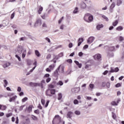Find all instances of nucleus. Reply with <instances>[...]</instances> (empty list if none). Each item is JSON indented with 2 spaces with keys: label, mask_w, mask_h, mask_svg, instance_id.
<instances>
[{
  "label": "nucleus",
  "mask_w": 124,
  "mask_h": 124,
  "mask_svg": "<svg viewBox=\"0 0 124 124\" xmlns=\"http://www.w3.org/2000/svg\"><path fill=\"white\" fill-rule=\"evenodd\" d=\"M45 80L43 79L41 81V83L31 82L29 83V85L31 87H41V89H43V88H44L43 84H45Z\"/></svg>",
  "instance_id": "f257e3e1"
},
{
  "label": "nucleus",
  "mask_w": 124,
  "mask_h": 124,
  "mask_svg": "<svg viewBox=\"0 0 124 124\" xmlns=\"http://www.w3.org/2000/svg\"><path fill=\"white\" fill-rule=\"evenodd\" d=\"M61 123H62V117L59 115H55L52 121V124H60Z\"/></svg>",
  "instance_id": "f03ea898"
},
{
  "label": "nucleus",
  "mask_w": 124,
  "mask_h": 124,
  "mask_svg": "<svg viewBox=\"0 0 124 124\" xmlns=\"http://www.w3.org/2000/svg\"><path fill=\"white\" fill-rule=\"evenodd\" d=\"M24 47L22 46H19L17 47V51L16 52V54L17 55H21L22 54L23 51H24Z\"/></svg>",
  "instance_id": "7ed1b4c3"
},
{
  "label": "nucleus",
  "mask_w": 124,
  "mask_h": 124,
  "mask_svg": "<svg viewBox=\"0 0 124 124\" xmlns=\"http://www.w3.org/2000/svg\"><path fill=\"white\" fill-rule=\"evenodd\" d=\"M60 68H61V65L54 71V74H53L54 77H58V76H59V71H60Z\"/></svg>",
  "instance_id": "20e7f679"
},
{
  "label": "nucleus",
  "mask_w": 124,
  "mask_h": 124,
  "mask_svg": "<svg viewBox=\"0 0 124 124\" xmlns=\"http://www.w3.org/2000/svg\"><path fill=\"white\" fill-rule=\"evenodd\" d=\"M38 26H41V20L38 19L36 20L34 27H35V28H36L37 27H38Z\"/></svg>",
  "instance_id": "39448f33"
},
{
  "label": "nucleus",
  "mask_w": 124,
  "mask_h": 124,
  "mask_svg": "<svg viewBox=\"0 0 124 124\" xmlns=\"http://www.w3.org/2000/svg\"><path fill=\"white\" fill-rule=\"evenodd\" d=\"M93 40H94V37L91 36L88 39H87V43L88 44H92L93 42Z\"/></svg>",
  "instance_id": "423d86ee"
},
{
  "label": "nucleus",
  "mask_w": 124,
  "mask_h": 124,
  "mask_svg": "<svg viewBox=\"0 0 124 124\" xmlns=\"http://www.w3.org/2000/svg\"><path fill=\"white\" fill-rule=\"evenodd\" d=\"M72 93H78L80 92V87L75 88L72 89Z\"/></svg>",
  "instance_id": "0eeeda50"
},
{
  "label": "nucleus",
  "mask_w": 124,
  "mask_h": 124,
  "mask_svg": "<svg viewBox=\"0 0 124 124\" xmlns=\"http://www.w3.org/2000/svg\"><path fill=\"white\" fill-rule=\"evenodd\" d=\"M46 94L47 96H49L50 97L53 96V95L51 94V89H47L46 92Z\"/></svg>",
  "instance_id": "6e6552de"
},
{
  "label": "nucleus",
  "mask_w": 124,
  "mask_h": 124,
  "mask_svg": "<svg viewBox=\"0 0 124 124\" xmlns=\"http://www.w3.org/2000/svg\"><path fill=\"white\" fill-rule=\"evenodd\" d=\"M119 70H120V69H119L118 67H116L115 68L111 67L110 68V73H113V72H118Z\"/></svg>",
  "instance_id": "1a4fd4ad"
},
{
  "label": "nucleus",
  "mask_w": 124,
  "mask_h": 124,
  "mask_svg": "<svg viewBox=\"0 0 124 124\" xmlns=\"http://www.w3.org/2000/svg\"><path fill=\"white\" fill-rule=\"evenodd\" d=\"M16 98H17V95H15L12 97H10L9 101L10 102H14V101H15Z\"/></svg>",
  "instance_id": "9d476101"
},
{
  "label": "nucleus",
  "mask_w": 124,
  "mask_h": 124,
  "mask_svg": "<svg viewBox=\"0 0 124 124\" xmlns=\"http://www.w3.org/2000/svg\"><path fill=\"white\" fill-rule=\"evenodd\" d=\"M73 112L72 111H69L67 113V119H71L72 118V115H73Z\"/></svg>",
  "instance_id": "9b49d317"
},
{
  "label": "nucleus",
  "mask_w": 124,
  "mask_h": 124,
  "mask_svg": "<svg viewBox=\"0 0 124 124\" xmlns=\"http://www.w3.org/2000/svg\"><path fill=\"white\" fill-rule=\"evenodd\" d=\"M84 42V39L83 38H79L78 39V46H80L81 44H82V43Z\"/></svg>",
  "instance_id": "f8f14e48"
},
{
  "label": "nucleus",
  "mask_w": 124,
  "mask_h": 124,
  "mask_svg": "<svg viewBox=\"0 0 124 124\" xmlns=\"http://www.w3.org/2000/svg\"><path fill=\"white\" fill-rule=\"evenodd\" d=\"M80 7L82 9H85L87 7V4L84 2H82L80 3Z\"/></svg>",
  "instance_id": "ddd939ff"
},
{
  "label": "nucleus",
  "mask_w": 124,
  "mask_h": 124,
  "mask_svg": "<svg viewBox=\"0 0 124 124\" xmlns=\"http://www.w3.org/2000/svg\"><path fill=\"white\" fill-rule=\"evenodd\" d=\"M93 20V15H91L90 16H89V17H88V20L86 19V20L85 21L88 22V23H90L92 22Z\"/></svg>",
  "instance_id": "4468645a"
},
{
  "label": "nucleus",
  "mask_w": 124,
  "mask_h": 124,
  "mask_svg": "<svg viewBox=\"0 0 124 124\" xmlns=\"http://www.w3.org/2000/svg\"><path fill=\"white\" fill-rule=\"evenodd\" d=\"M26 36H28V38H32V36H31V33L28 31L24 32Z\"/></svg>",
  "instance_id": "2eb2a0df"
},
{
  "label": "nucleus",
  "mask_w": 124,
  "mask_h": 124,
  "mask_svg": "<svg viewBox=\"0 0 124 124\" xmlns=\"http://www.w3.org/2000/svg\"><path fill=\"white\" fill-rule=\"evenodd\" d=\"M94 59H96L97 60H100V59H101V55L98 54H96L94 55Z\"/></svg>",
  "instance_id": "dca6fc26"
},
{
  "label": "nucleus",
  "mask_w": 124,
  "mask_h": 124,
  "mask_svg": "<svg viewBox=\"0 0 124 124\" xmlns=\"http://www.w3.org/2000/svg\"><path fill=\"white\" fill-rule=\"evenodd\" d=\"M61 72L63 74H65V75H68V74H70V72H69L68 73V72H66L65 73H64V68H63V67H62Z\"/></svg>",
  "instance_id": "f3484780"
},
{
  "label": "nucleus",
  "mask_w": 124,
  "mask_h": 124,
  "mask_svg": "<svg viewBox=\"0 0 124 124\" xmlns=\"http://www.w3.org/2000/svg\"><path fill=\"white\" fill-rule=\"evenodd\" d=\"M75 63L78 65V66L79 67V68H81L82 67V63H79V62L77 61H74Z\"/></svg>",
  "instance_id": "a211bd4d"
},
{
  "label": "nucleus",
  "mask_w": 124,
  "mask_h": 124,
  "mask_svg": "<svg viewBox=\"0 0 124 124\" xmlns=\"http://www.w3.org/2000/svg\"><path fill=\"white\" fill-rule=\"evenodd\" d=\"M26 55H27V50L24 49L22 54V59H25V57H26Z\"/></svg>",
  "instance_id": "6ab92c4d"
},
{
  "label": "nucleus",
  "mask_w": 124,
  "mask_h": 124,
  "mask_svg": "<svg viewBox=\"0 0 124 124\" xmlns=\"http://www.w3.org/2000/svg\"><path fill=\"white\" fill-rule=\"evenodd\" d=\"M10 65V63L9 62H6L3 65V67H4V68H6V67H8Z\"/></svg>",
  "instance_id": "aec40b11"
},
{
  "label": "nucleus",
  "mask_w": 124,
  "mask_h": 124,
  "mask_svg": "<svg viewBox=\"0 0 124 124\" xmlns=\"http://www.w3.org/2000/svg\"><path fill=\"white\" fill-rule=\"evenodd\" d=\"M115 3L114 2H113L110 6L109 11L113 10V8H114V7H115Z\"/></svg>",
  "instance_id": "412c9836"
},
{
  "label": "nucleus",
  "mask_w": 124,
  "mask_h": 124,
  "mask_svg": "<svg viewBox=\"0 0 124 124\" xmlns=\"http://www.w3.org/2000/svg\"><path fill=\"white\" fill-rule=\"evenodd\" d=\"M91 15L90 13L86 14L84 17V19L85 21H87V19H88V17H90V16H91Z\"/></svg>",
  "instance_id": "4be33fe9"
},
{
  "label": "nucleus",
  "mask_w": 124,
  "mask_h": 124,
  "mask_svg": "<svg viewBox=\"0 0 124 124\" xmlns=\"http://www.w3.org/2000/svg\"><path fill=\"white\" fill-rule=\"evenodd\" d=\"M116 31H121L124 30V27L123 26H118L117 28H116Z\"/></svg>",
  "instance_id": "5701e85b"
},
{
  "label": "nucleus",
  "mask_w": 124,
  "mask_h": 124,
  "mask_svg": "<svg viewBox=\"0 0 124 124\" xmlns=\"http://www.w3.org/2000/svg\"><path fill=\"white\" fill-rule=\"evenodd\" d=\"M104 26L103 24H98V25L96 26V29L98 30V31H99L100 29L102 28H103Z\"/></svg>",
  "instance_id": "b1692460"
},
{
  "label": "nucleus",
  "mask_w": 124,
  "mask_h": 124,
  "mask_svg": "<svg viewBox=\"0 0 124 124\" xmlns=\"http://www.w3.org/2000/svg\"><path fill=\"white\" fill-rule=\"evenodd\" d=\"M28 111L29 113H31L32 111V105H30L28 108Z\"/></svg>",
  "instance_id": "393cba45"
},
{
  "label": "nucleus",
  "mask_w": 124,
  "mask_h": 124,
  "mask_svg": "<svg viewBox=\"0 0 124 124\" xmlns=\"http://www.w3.org/2000/svg\"><path fill=\"white\" fill-rule=\"evenodd\" d=\"M123 3V1L122 0H117V6H120L121 4Z\"/></svg>",
  "instance_id": "a878e982"
},
{
  "label": "nucleus",
  "mask_w": 124,
  "mask_h": 124,
  "mask_svg": "<svg viewBox=\"0 0 124 124\" xmlns=\"http://www.w3.org/2000/svg\"><path fill=\"white\" fill-rule=\"evenodd\" d=\"M107 56L109 58H112V57H114V53L112 52H108Z\"/></svg>",
  "instance_id": "bb28decb"
},
{
  "label": "nucleus",
  "mask_w": 124,
  "mask_h": 124,
  "mask_svg": "<svg viewBox=\"0 0 124 124\" xmlns=\"http://www.w3.org/2000/svg\"><path fill=\"white\" fill-rule=\"evenodd\" d=\"M109 51H111V52H114L116 51V49L115 48V46H112L109 47Z\"/></svg>",
  "instance_id": "cd10ccee"
},
{
  "label": "nucleus",
  "mask_w": 124,
  "mask_h": 124,
  "mask_svg": "<svg viewBox=\"0 0 124 124\" xmlns=\"http://www.w3.org/2000/svg\"><path fill=\"white\" fill-rule=\"evenodd\" d=\"M118 24H119V21H118V20H115V21L112 23V26L116 27Z\"/></svg>",
  "instance_id": "c85d7f7f"
},
{
  "label": "nucleus",
  "mask_w": 124,
  "mask_h": 124,
  "mask_svg": "<svg viewBox=\"0 0 124 124\" xmlns=\"http://www.w3.org/2000/svg\"><path fill=\"white\" fill-rule=\"evenodd\" d=\"M43 11V7L42 6H40V8L38 11V14H41V12Z\"/></svg>",
  "instance_id": "c756f323"
},
{
  "label": "nucleus",
  "mask_w": 124,
  "mask_h": 124,
  "mask_svg": "<svg viewBox=\"0 0 124 124\" xmlns=\"http://www.w3.org/2000/svg\"><path fill=\"white\" fill-rule=\"evenodd\" d=\"M35 54L36 56H37V57H40V53L39 52V51H38V50H35Z\"/></svg>",
  "instance_id": "7c9ffc66"
},
{
  "label": "nucleus",
  "mask_w": 124,
  "mask_h": 124,
  "mask_svg": "<svg viewBox=\"0 0 124 124\" xmlns=\"http://www.w3.org/2000/svg\"><path fill=\"white\" fill-rule=\"evenodd\" d=\"M62 93H59L58 100H61V99H62Z\"/></svg>",
  "instance_id": "2f4dec72"
},
{
  "label": "nucleus",
  "mask_w": 124,
  "mask_h": 124,
  "mask_svg": "<svg viewBox=\"0 0 124 124\" xmlns=\"http://www.w3.org/2000/svg\"><path fill=\"white\" fill-rule=\"evenodd\" d=\"M31 118L33 121H37L38 120L37 117L33 115L31 116Z\"/></svg>",
  "instance_id": "473e14b6"
},
{
  "label": "nucleus",
  "mask_w": 124,
  "mask_h": 124,
  "mask_svg": "<svg viewBox=\"0 0 124 124\" xmlns=\"http://www.w3.org/2000/svg\"><path fill=\"white\" fill-rule=\"evenodd\" d=\"M56 90L55 89H50V94H55Z\"/></svg>",
  "instance_id": "72a5a7b5"
},
{
  "label": "nucleus",
  "mask_w": 124,
  "mask_h": 124,
  "mask_svg": "<svg viewBox=\"0 0 124 124\" xmlns=\"http://www.w3.org/2000/svg\"><path fill=\"white\" fill-rule=\"evenodd\" d=\"M8 24H9V21H5V20L3 21V25L4 26H7V25H8Z\"/></svg>",
  "instance_id": "f704fd0d"
},
{
  "label": "nucleus",
  "mask_w": 124,
  "mask_h": 124,
  "mask_svg": "<svg viewBox=\"0 0 124 124\" xmlns=\"http://www.w3.org/2000/svg\"><path fill=\"white\" fill-rule=\"evenodd\" d=\"M57 85L58 86H62L63 85V82L62 80H60L57 83Z\"/></svg>",
  "instance_id": "c9c22d12"
},
{
  "label": "nucleus",
  "mask_w": 124,
  "mask_h": 124,
  "mask_svg": "<svg viewBox=\"0 0 124 124\" xmlns=\"http://www.w3.org/2000/svg\"><path fill=\"white\" fill-rule=\"evenodd\" d=\"M60 59V57H59V55H53V59L54 60H58Z\"/></svg>",
  "instance_id": "e433bc0d"
},
{
  "label": "nucleus",
  "mask_w": 124,
  "mask_h": 124,
  "mask_svg": "<svg viewBox=\"0 0 124 124\" xmlns=\"http://www.w3.org/2000/svg\"><path fill=\"white\" fill-rule=\"evenodd\" d=\"M27 64L28 65H31V60H27Z\"/></svg>",
  "instance_id": "4c0bfd02"
},
{
  "label": "nucleus",
  "mask_w": 124,
  "mask_h": 124,
  "mask_svg": "<svg viewBox=\"0 0 124 124\" xmlns=\"http://www.w3.org/2000/svg\"><path fill=\"white\" fill-rule=\"evenodd\" d=\"M74 104H75V105H77V104H79V101H78V100L77 99H75L74 100Z\"/></svg>",
  "instance_id": "58836bf2"
},
{
  "label": "nucleus",
  "mask_w": 124,
  "mask_h": 124,
  "mask_svg": "<svg viewBox=\"0 0 124 124\" xmlns=\"http://www.w3.org/2000/svg\"><path fill=\"white\" fill-rule=\"evenodd\" d=\"M75 114L78 116H79V115H81V112H80L79 110H76L75 111Z\"/></svg>",
  "instance_id": "ea45409f"
},
{
  "label": "nucleus",
  "mask_w": 124,
  "mask_h": 124,
  "mask_svg": "<svg viewBox=\"0 0 124 124\" xmlns=\"http://www.w3.org/2000/svg\"><path fill=\"white\" fill-rule=\"evenodd\" d=\"M102 17V18H103V19H105V20H106L107 22H108V21H109V19H108V17H107L106 16L103 15Z\"/></svg>",
  "instance_id": "a19ab883"
},
{
  "label": "nucleus",
  "mask_w": 124,
  "mask_h": 124,
  "mask_svg": "<svg viewBox=\"0 0 124 124\" xmlns=\"http://www.w3.org/2000/svg\"><path fill=\"white\" fill-rule=\"evenodd\" d=\"M73 13L74 14H76L77 13H78V7H76L75 9L73 11Z\"/></svg>",
  "instance_id": "79ce46f5"
},
{
  "label": "nucleus",
  "mask_w": 124,
  "mask_h": 124,
  "mask_svg": "<svg viewBox=\"0 0 124 124\" xmlns=\"http://www.w3.org/2000/svg\"><path fill=\"white\" fill-rule=\"evenodd\" d=\"M8 96V93H6L4 95L0 94V98H1V97H7Z\"/></svg>",
  "instance_id": "37998d69"
},
{
  "label": "nucleus",
  "mask_w": 124,
  "mask_h": 124,
  "mask_svg": "<svg viewBox=\"0 0 124 124\" xmlns=\"http://www.w3.org/2000/svg\"><path fill=\"white\" fill-rule=\"evenodd\" d=\"M42 27L45 28V29H47V28H48V26L46 23H44L42 25Z\"/></svg>",
  "instance_id": "c03bdc74"
},
{
  "label": "nucleus",
  "mask_w": 124,
  "mask_h": 124,
  "mask_svg": "<svg viewBox=\"0 0 124 124\" xmlns=\"http://www.w3.org/2000/svg\"><path fill=\"white\" fill-rule=\"evenodd\" d=\"M28 100V97H25L22 99V102H26Z\"/></svg>",
  "instance_id": "a18cd8bd"
},
{
  "label": "nucleus",
  "mask_w": 124,
  "mask_h": 124,
  "mask_svg": "<svg viewBox=\"0 0 124 124\" xmlns=\"http://www.w3.org/2000/svg\"><path fill=\"white\" fill-rule=\"evenodd\" d=\"M15 94L14 93H8V96H9V97L13 96V95H14Z\"/></svg>",
  "instance_id": "49530a36"
},
{
  "label": "nucleus",
  "mask_w": 124,
  "mask_h": 124,
  "mask_svg": "<svg viewBox=\"0 0 124 124\" xmlns=\"http://www.w3.org/2000/svg\"><path fill=\"white\" fill-rule=\"evenodd\" d=\"M49 77H50V74H46L44 76V78H49Z\"/></svg>",
  "instance_id": "de8ad7c7"
},
{
  "label": "nucleus",
  "mask_w": 124,
  "mask_h": 124,
  "mask_svg": "<svg viewBox=\"0 0 124 124\" xmlns=\"http://www.w3.org/2000/svg\"><path fill=\"white\" fill-rule=\"evenodd\" d=\"M16 58L18 59L19 62H21V57H20V56H18V54L16 55Z\"/></svg>",
  "instance_id": "09e8293b"
},
{
  "label": "nucleus",
  "mask_w": 124,
  "mask_h": 124,
  "mask_svg": "<svg viewBox=\"0 0 124 124\" xmlns=\"http://www.w3.org/2000/svg\"><path fill=\"white\" fill-rule=\"evenodd\" d=\"M112 115L113 119H114V120H116V114L114 112H112Z\"/></svg>",
  "instance_id": "8fccbe9b"
},
{
  "label": "nucleus",
  "mask_w": 124,
  "mask_h": 124,
  "mask_svg": "<svg viewBox=\"0 0 124 124\" xmlns=\"http://www.w3.org/2000/svg\"><path fill=\"white\" fill-rule=\"evenodd\" d=\"M34 112L35 113V114H37V115H39V109L35 110Z\"/></svg>",
  "instance_id": "3c124183"
},
{
  "label": "nucleus",
  "mask_w": 124,
  "mask_h": 124,
  "mask_svg": "<svg viewBox=\"0 0 124 124\" xmlns=\"http://www.w3.org/2000/svg\"><path fill=\"white\" fill-rule=\"evenodd\" d=\"M111 105H113V106H117V105H118V104H117L116 102L113 101L111 102Z\"/></svg>",
  "instance_id": "603ef678"
},
{
  "label": "nucleus",
  "mask_w": 124,
  "mask_h": 124,
  "mask_svg": "<svg viewBox=\"0 0 124 124\" xmlns=\"http://www.w3.org/2000/svg\"><path fill=\"white\" fill-rule=\"evenodd\" d=\"M58 57L59 58H62V57H63V52H61L59 54H58Z\"/></svg>",
  "instance_id": "864d4df0"
},
{
  "label": "nucleus",
  "mask_w": 124,
  "mask_h": 124,
  "mask_svg": "<svg viewBox=\"0 0 124 124\" xmlns=\"http://www.w3.org/2000/svg\"><path fill=\"white\" fill-rule=\"evenodd\" d=\"M121 86H122V85L120 83H118L117 84H116L115 85L116 88H120V87H121Z\"/></svg>",
  "instance_id": "5fc2aeb1"
},
{
  "label": "nucleus",
  "mask_w": 124,
  "mask_h": 124,
  "mask_svg": "<svg viewBox=\"0 0 124 124\" xmlns=\"http://www.w3.org/2000/svg\"><path fill=\"white\" fill-rule=\"evenodd\" d=\"M90 66H91V64L87 63L85 65V68H86V69H88Z\"/></svg>",
  "instance_id": "6e6d98bb"
},
{
  "label": "nucleus",
  "mask_w": 124,
  "mask_h": 124,
  "mask_svg": "<svg viewBox=\"0 0 124 124\" xmlns=\"http://www.w3.org/2000/svg\"><path fill=\"white\" fill-rule=\"evenodd\" d=\"M1 110H5L6 109V106L2 105L1 107Z\"/></svg>",
  "instance_id": "4d7b16f0"
},
{
  "label": "nucleus",
  "mask_w": 124,
  "mask_h": 124,
  "mask_svg": "<svg viewBox=\"0 0 124 124\" xmlns=\"http://www.w3.org/2000/svg\"><path fill=\"white\" fill-rule=\"evenodd\" d=\"M46 81V83H49L51 81V78H47Z\"/></svg>",
  "instance_id": "13d9d810"
},
{
  "label": "nucleus",
  "mask_w": 124,
  "mask_h": 124,
  "mask_svg": "<svg viewBox=\"0 0 124 124\" xmlns=\"http://www.w3.org/2000/svg\"><path fill=\"white\" fill-rule=\"evenodd\" d=\"M55 64H52V65H49V68H50V69H53V68L55 67Z\"/></svg>",
  "instance_id": "bf43d9fd"
},
{
  "label": "nucleus",
  "mask_w": 124,
  "mask_h": 124,
  "mask_svg": "<svg viewBox=\"0 0 124 124\" xmlns=\"http://www.w3.org/2000/svg\"><path fill=\"white\" fill-rule=\"evenodd\" d=\"M89 87L91 89H93V88H94V85L93 84H90L89 85Z\"/></svg>",
  "instance_id": "052dcab7"
},
{
  "label": "nucleus",
  "mask_w": 124,
  "mask_h": 124,
  "mask_svg": "<svg viewBox=\"0 0 124 124\" xmlns=\"http://www.w3.org/2000/svg\"><path fill=\"white\" fill-rule=\"evenodd\" d=\"M73 46V44H72V43H70L69 44V45H68L69 48H72Z\"/></svg>",
  "instance_id": "680f3d73"
},
{
  "label": "nucleus",
  "mask_w": 124,
  "mask_h": 124,
  "mask_svg": "<svg viewBox=\"0 0 124 124\" xmlns=\"http://www.w3.org/2000/svg\"><path fill=\"white\" fill-rule=\"evenodd\" d=\"M15 16V13H13V14H12L11 16V19H13V18H14Z\"/></svg>",
  "instance_id": "e2e57ef3"
},
{
  "label": "nucleus",
  "mask_w": 124,
  "mask_h": 124,
  "mask_svg": "<svg viewBox=\"0 0 124 124\" xmlns=\"http://www.w3.org/2000/svg\"><path fill=\"white\" fill-rule=\"evenodd\" d=\"M67 62H69V63H72V59H68L67 60Z\"/></svg>",
  "instance_id": "0e129e2a"
},
{
  "label": "nucleus",
  "mask_w": 124,
  "mask_h": 124,
  "mask_svg": "<svg viewBox=\"0 0 124 124\" xmlns=\"http://www.w3.org/2000/svg\"><path fill=\"white\" fill-rule=\"evenodd\" d=\"M124 40V37L122 36L119 37V41H123Z\"/></svg>",
  "instance_id": "69168bd1"
},
{
  "label": "nucleus",
  "mask_w": 124,
  "mask_h": 124,
  "mask_svg": "<svg viewBox=\"0 0 124 124\" xmlns=\"http://www.w3.org/2000/svg\"><path fill=\"white\" fill-rule=\"evenodd\" d=\"M84 54L82 52H80L78 53V56L79 57H82Z\"/></svg>",
  "instance_id": "338daca9"
},
{
  "label": "nucleus",
  "mask_w": 124,
  "mask_h": 124,
  "mask_svg": "<svg viewBox=\"0 0 124 124\" xmlns=\"http://www.w3.org/2000/svg\"><path fill=\"white\" fill-rule=\"evenodd\" d=\"M110 82H107L106 83V86L108 87V88H110Z\"/></svg>",
  "instance_id": "774afa93"
}]
</instances>
